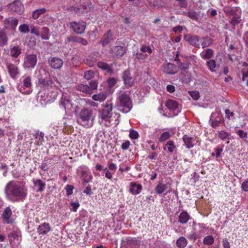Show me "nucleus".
<instances>
[{"instance_id":"aec40b11","label":"nucleus","mask_w":248,"mask_h":248,"mask_svg":"<svg viewBox=\"0 0 248 248\" xmlns=\"http://www.w3.org/2000/svg\"><path fill=\"white\" fill-rule=\"evenodd\" d=\"M190 219V216L186 211H182L178 217V222L181 224H186Z\"/></svg>"},{"instance_id":"1a4fd4ad","label":"nucleus","mask_w":248,"mask_h":248,"mask_svg":"<svg viewBox=\"0 0 248 248\" xmlns=\"http://www.w3.org/2000/svg\"><path fill=\"white\" fill-rule=\"evenodd\" d=\"M184 39L191 45L197 48L200 47L201 39L198 36L187 34L184 36Z\"/></svg>"},{"instance_id":"e433bc0d","label":"nucleus","mask_w":248,"mask_h":248,"mask_svg":"<svg viewBox=\"0 0 248 248\" xmlns=\"http://www.w3.org/2000/svg\"><path fill=\"white\" fill-rule=\"evenodd\" d=\"M126 242L128 244L133 246L139 247L140 245V242L136 238L128 237L126 238Z\"/></svg>"},{"instance_id":"f3484780","label":"nucleus","mask_w":248,"mask_h":248,"mask_svg":"<svg viewBox=\"0 0 248 248\" xmlns=\"http://www.w3.org/2000/svg\"><path fill=\"white\" fill-rule=\"evenodd\" d=\"M68 42L73 43H78L83 46H86L88 44V41L84 38L76 36H70L67 38Z\"/></svg>"},{"instance_id":"5fc2aeb1","label":"nucleus","mask_w":248,"mask_h":248,"mask_svg":"<svg viewBox=\"0 0 248 248\" xmlns=\"http://www.w3.org/2000/svg\"><path fill=\"white\" fill-rule=\"evenodd\" d=\"M179 62L178 63V65L180 68L182 70H186L189 67V64L188 62H181L179 60H178Z\"/></svg>"},{"instance_id":"052dcab7","label":"nucleus","mask_w":248,"mask_h":248,"mask_svg":"<svg viewBox=\"0 0 248 248\" xmlns=\"http://www.w3.org/2000/svg\"><path fill=\"white\" fill-rule=\"evenodd\" d=\"M108 84L109 87H112L116 83V79L114 78H109L108 80Z\"/></svg>"},{"instance_id":"20e7f679","label":"nucleus","mask_w":248,"mask_h":248,"mask_svg":"<svg viewBox=\"0 0 248 248\" xmlns=\"http://www.w3.org/2000/svg\"><path fill=\"white\" fill-rule=\"evenodd\" d=\"M119 104L116 106L118 109L124 113L129 112L132 107V101L130 97L125 93H122L118 97Z\"/></svg>"},{"instance_id":"49530a36","label":"nucleus","mask_w":248,"mask_h":248,"mask_svg":"<svg viewBox=\"0 0 248 248\" xmlns=\"http://www.w3.org/2000/svg\"><path fill=\"white\" fill-rule=\"evenodd\" d=\"M61 105L65 108H69L71 107V104L69 101L65 98H62L61 101Z\"/></svg>"},{"instance_id":"8fccbe9b","label":"nucleus","mask_w":248,"mask_h":248,"mask_svg":"<svg viewBox=\"0 0 248 248\" xmlns=\"http://www.w3.org/2000/svg\"><path fill=\"white\" fill-rule=\"evenodd\" d=\"M140 50V51L143 53L147 52L149 54H151L152 53V49L151 47L146 45H142Z\"/></svg>"},{"instance_id":"c9c22d12","label":"nucleus","mask_w":248,"mask_h":248,"mask_svg":"<svg viewBox=\"0 0 248 248\" xmlns=\"http://www.w3.org/2000/svg\"><path fill=\"white\" fill-rule=\"evenodd\" d=\"M230 134L229 133L224 131L221 130L218 132V137L222 140H225L226 139L230 140Z\"/></svg>"},{"instance_id":"7ed1b4c3","label":"nucleus","mask_w":248,"mask_h":248,"mask_svg":"<svg viewBox=\"0 0 248 248\" xmlns=\"http://www.w3.org/2000/svg\"><path fill=\"white\" fill-rule=\"evenodd\" d=\"M93 115L92 110L85 108H82L79 113L78 123L86 128L92 127L94 121Z\"/></svg>"},{"instance_id":"dca6fc26","label":"nucleus","mask_w":248,"mask_h":248,"mask_svg":"<svg viewBox=\"0 0 248 248\" xmlns=\"http://www.w3.org/2000/svg\"><path fill=\"white\" fill-rule=\"evenodd\" d=\"M206 65L211 72H216V69L219 67V64L214 59L207 60Z\"/></svg>"},{"instance_id":"3c124183","label":"nucleus","mask_w":248,"mask_h":248,"mask_svg":"<svg viewBox=\"0 0 248 248\" xmlns=\"http://www.w3.org/2000/svg\"><path fill=\"white\" fill-rule=\"evenodd\" d=\"M84 77L87 80H90L94 77V72L92 70L87 71L85 72Z\"/></svg>"},{"instance_id":"39448f33","label":"nucleus","mask_w":248,"mask_h":248,"mask_svg":"<svg viewBox=\"0 0 248 248\" xmlns=\"http://www.w3.org/2000/svg\"><path fill=\"white\" fill-rule=\"evenodd\" d=\"M70 25L73 31L79 34L84 33L86 26L85 22L83 21H73L70 23Z\"/></svg>"},{"instance_id":"f03ea898","label":"nucleus","mask_w":248,"mask_h":248,"mask_svg":"<svg viewBox=\"0 0 248 248\" xmlns=\"http://www.w3.org/2000/svg\"><path fill=\"white\" fill-rule=\"evenodd\" d=\"M103 106L104 108L99 111V117L105 122V125L107 126H116L119 123L120 115L118 113H114L112 115V104L107 102Z\"/></svg>"},{"instance_id":"e2e57ef3","label":"nucleus","mask_w":248,"mask_h":248,"mask_svg":"<svg viewBox=\"0 0 248 248\" xmlns=\"http://www.w3.org/2000/svg\"><path fill=\"white\" fill-rule=\"evenodd\" d=\"M70 205L72 207L71 210L74 212H76L77 209L79 206V204L78 202H71Z\"/></svg>"},{"instance_id":"c85d7f7f","label":"nucleus","mask_w":248,"mask_h":248,"mask_svg":"<svg viewBox=\"0 0 248 248\" xmlns=\"http://www.w3.org/2000/svg\"><path fill=\"white\" fill-rule=\"evenodd\" d=\"M187 244V241L185 237H180L176 241V246L179 248H184Z\"/></svg>"},{"instance_id":"680f3d73","label":"nucleus","mask_w":248,"mask_h":248,"mask_svg":"<svg viewBox=\"0 0 248 248\" xmlns=\"http://www.w3.org/2000/svg\"><path fill=\"white\" fill-rule=\"evenodd\" d=\"M95 62H96V61L92 58L91 59L88 58L86 60V63L90 67L93 66Z\"/></svg>"},{"instance_id":"a18cd8bd","label":"nucleus","mask_w":248,"mask_h":248,"mask_svg":"<svg viewBox=\"0 0 248 248\" xmlns=\"http://www.w3.org/2000/svg\"><path fill=\"white\" fill-rule=\"evenodd\" d=\"M170 137V134L168 132H163L159 138V140L160 142H163L168 140Z\"/></svg>"},{"instance_id":"b1692460","label":"nucleus","mask_w":248,"mask_h":248,"mask_svg":"<svg viewBox=\"0 0 248 248\" xmlns=\"http://www.w3.org/2000/svg\"><path fill=\"white\" fill-rule=\"evenodd\" d=\"M176 149V146L172 140L168 141L164 146L163 149L164 150H167L170 153H172Z\"/></svg>"},{"instance_id":"4c0bfd02","label":"nucleus","mask_w":248,"mask_h":248,"mask_svg":"<svg viewBox=\"0 0 248 248\" xmlns=\"http://www.w3.org/2000/svg\"><path fill=\"white\" fill-rule=\"evenodd\" d=\"M92 98L94 101L103 102L106 99V96L105 94L99 93L93 95L92 96Z\"/></svg>"},{"instance_id":"cd10ccee","label":"nucleus","mask_w":248,"mask_h":248,"mask_svg":"<svg viewBox=\"0 0 248 248\" xmlns=\"http://www.w3.org/2000/svg\"><path fill=\"white\" fill-rule=\"evenodd\" d=\"M33 182L34 186L38 188V191L42 192L44 191L46 186V184L45 183L43 182V181L40 179L33 180Z\"/></svg>"},{"instance_id":"774afa93","label":"nucleus","mask_w":248,"mask_h":248,"mask_svg":"<svg viewBox=\"0 0 248 248\" xmlns=\"http://www.w3.org/2000/svg\"><path fill=\"white\" fill-rule=\"evenodd\" d=\"M31 33L34 34L38 36L40 35V32L38 29L34 27L31 30Z\"/></svg>"},{"instance_id":"ea45409f","label":"nucleus","mask_w":248,"mask_h":248,"mask_svg":"<svg viewBox=\"0 0 248 248\" xmlns=\"http://www.w3.org/2000/svg\"><path fill=\"white\" fill-rule=\"evenodd\" d=\"M51 81L47 79L40 78L39 80L38 84L41 87H47L51 84Z\"/></svg>"},{"instance_id":"a878e982","label":"nucleus","mask_w":248,"mask_h":248,"mask_svg":"<svg viewBox=\"0 0 248 248\" xmlns=\"http://www.w3.org/2000/svg\"><path fill=\"white\" fill-rule=\"evenodd\" d=\"M21 48L19 46H14L10 51V55L14 58H17L21 53Z\"/></svg>"},{"instance_id":"864d4df0","label":"nucleus","mask_w":248,"mask_h":248,"mask_svg":"<svg viewBox=\"0 0 248 248\" xmlns=\"http://www.w3.org/2000/svg\"><path fill=\"white\" fill-rule=\"evenodd\" d=\"M148 55L146 53H144L143 52H138L135 55L136 58L140 60H144L146 59Z\"/></svg>"},{"instance_id":"ddd939ff","label":"nucleus","mask_w":248,"mask_h":248,"mask_svg":"<svg viewBox=\"0 0 248 248\" xmlns=\"http://www.w3.org/2000/svg\"><path fill=\"white\" fill-rule=\"evenodd\" d=\"M50 230L51 227L49 224L46 222L40 224L37 228L38 233L42 235L47 234Z\"/></svg>"},{"instance_id":"4be33fe9","label":"nucleus","mask_w":248,"mask_h":248,"mask_svg":"<svg viewBox=\"0 0 248 248\" xmlns=\"http://www.w3.org/2000/svg\"><path fill=\"white\" fill-rule=\"evenodd\" d=\"M183 140L185 145L187 147V148L190 149L193 147V142L195 141V140L193 138L189 137L187 135H184L183 138Z\"/></svg>"},{"instance_id":"6e6552de","label":"nucleus","mask_w":248,"mask_h":248,"mask_svg":"<svg viewBox=\"0 0 248 248\" xmlns=\"http://www.w3.org/2000/svg\"><path fill=\"white\" fill-rule=\"evenodd\" d=\"M37 63V56L34 54L28 55L25 59L24 66L25 68H33Z\"/></svg>"},{"instance_id":"f8f14e48","label":"nucleus","mask_w":248,"mask_h":248,"mask_svg":"<svg viewBox=\"0 0 248 248\" xmlns=\"http://www.w3.org/2000/svg\"><path fill=\"white\" fill-rule=\"evenodd\" d=\"M163 72L167 74H174L178 71L177 67L171 63H167L162 66Z\"/></svg>"},{"instance_id":"13d9d810","label":"nucleus","mask_w":248,"mask_h":248,"mask_svg":"<svg viewBox=\"0 0 248 248\" xmlns=\"http://www.w3.org/2000/svg\"><path fill=\"white\" fill-rule=\"evenodd\" d=\"M129 137L132 139H137L139 137V134L136 131L131 130L129 132Z\"/></svg>"},{"instance_id":"2eb2a0df","label":"nucleus","mask_w":248,"mask_h":248,"mask_svg":"<svg viewBox=\"0 0 248 248\" xmlns=\"http://www.w3.org/2000/svg\"><path fill=\"white\" fill-rule=\"evenodd\" d=\"M63 61L59 58L53 57L49 61L50 66L54 69H60L63 65Z\"/></svg>"},{"instance_id":"de8ad7c7","label":"nucleus","mask_w":248,"mask_h":248,"mask_svg":"<svg viewBox=\"0 0 248 248\" xmlns=\"http://www.w3.org/2000/svg\"><path fill=\"white\" fill-rule=\"evenodd\" d=\"M238 11V9H237L236 8H228L225 9V13L231 16H234L236 14H237V12Z\"/></svg>"},{"instance_id":"a211bd4d","label":"nucleus","mask_w":248,"mask_h":248,"mask_svg":"<svg viewBox=\"0 0 248 248\" xmlns=\"http://www.w3.org/2000/svg\"><path fill=\"white\" fill-rule=\"evenodd\" d=\"M112 40V33L110 30H108L104 34L100 43L103 46H105L109 44Z\"/></svg>"},{"instance_id":"09e8293b","label":"nucleus","mask_w":248,"mask_h":248,"mask_svg":"<svg viewBox=\"0 0 248 248\" xmlns=\"http://www.w3.org/2000/svg\"><path fill=\"white\" fill-rule=\"evenodd\" d=\"M97 64L98 67L102 69L106 70L107 71L109 70V65L105 62H97Z\"/></svg>"},{"instance_id":"9d476101","label":"nucleus","mask_w":248,"mask_h":248,"mask_svg":"<svg viewBox=\"0 0 248 248\" xmlns=\"http://www.w3.org/2000/svg\"><path fill=\"white\" fill-rule=\"evenodd\" d=\"M126 52L125 48L123 46H116L111 49V53L115 57L123 56Z\"/></svg>"},{"instance_id":"5701e85b","label":"nucleus","mask_w":248,"mask_h":248,"mask_svg":"<svg viewBox=\"0 0 248 248\" xmlns=\"http://www.w3.org/2000/svg\"><path fill=\"white\" fill-rule=\"evenodd\" d=\"M68 10L72 13L78 15L87 12V11H85V9L83 8V6H80V7L71 6L68 8Z\"/></svg>"},{"instance_id":"412c9836","label":"nucleus","mask_w":248,"mask_h":248,"mask_svg":"<svg viewBox=\"0 0 248 248\" xmlns=\"http://www.w3.org/2000/svg\"><path fill=\"white\" fill-rule=\"evenodd\" d=\"M214 54V50L211 48H208L205 49L204 51L202 52L200 54L201 57L203 60H210Z\"/></svg>"},{"instance_id":"79ce46f5","label":"nucleus","mask_w":248,"mask_h":248,"mask_svg":"<svg viewBox=\"0 0 248 248\" xmlns=\"http://www.w3.org/2000/svg\"><path fill=\"white\" fill-rule=\"evenodd\" d=\"M19 31L21 33H28L30 31L29 26L27 24H22L19 26Z\"/></svg>"},{"instance_id":"2f4dec72","label":"nucleus","mask_w":248,"mask_h":248,"mask_svg":"<svg viewBox=\"0 0 248 248\" xmlns=\"http://www.w3.org/2000/svg\"><path fill=\"white\" fill-rule=\"evenodd\" d=\"M178 104L173 100H169L166 103L167 107L170 110H175L178 108Z\"/></svg>"},{"instance_id":"58836bf2","label":"nucleus","mask_w":248,"mask_h":248,"mask_svg":"<svg viewBox=\"0 0 248 248\" xmlns=\"http://www.w3.org/2000/svg\"><path fill=\"white\" fill-rule=\"evenodd\" d=\"M214 242V238L212 235H207L205 236L203 240V243L206 245H211Z\"/></svg>"},{"instance_id":"f257e3e1","label":"nucleus","mask_w":248,"mask_h":248,"mask_svg":"<svg viewBox=\"0 0 248 248\" xmlns=\"http://www.w3.org/2000/svg\"><path fill=\"white\" fill-rule=\"evenodd\" d=\"M27 188L23 185L14 181L9 182L6 186L5 192L7 196L14 198V201H23L27 196Z\"/></svg>"},{"instance_id":"4d7b16f0","label":"nucleus","mask_w":248,"mask_h":248,"mask_svg":"<svg viewBox=\"0 0 248 248\" xmlns=\"http://www.w3.org/2000/svg\"><path fill=\"white\" fill-rule=\"evenodd\" d=\"M236 133L241 139H246L248 137V133L244 132V131L241 129L238 130Z\"/></svg>"},{"instance_id":"0eeeda50","label":"nucleus","mask_w":248,"mask_h":248,"mask_svg":"<svg viewBox=\"0 0 248 248\" xmlns=\"http://www.w3.org/2000/svg\"><path fill=\"white\" fill-rule=\"evenodd\" d=\"M9 8L11 12L16 13L19 15H21L24 12L23 5L19 0L15 1L11 3Z\"/></svg>"},{"instance_id":"0e129e2a","label":"nucleus","mask_w":248,"mask_h":248,"mask_svg":"<svg viewBox=\"0 0 248 248\" xmlns=\"http://www.w3.org/2000/svg\"><path fill=\"white\" fill-rule=\"evenodd\" d=\"M242 188L245 191H248V180L245 181L242 184Z\"/></svg>"},{"instance_id":"69168bd1","label":"nucleus","mask_w":248,"mask_h":248,"mask_svg":"<svg viewBox=\"0 0 248 248\" xmlns=\"http://www.w3.org/2000/svg\"><path fill=\"white\" fill-rule=\"evenodd\" d=\"M222 243L224 248H230V243L227 238L223 239Z\"/></svg>"},{"instance_id":"37998d69","label":"nucleus","mask_w":248,"mask_h":248,"mask_svg":"<svg viewBox=\"0 0 248 248\" xmlns=\"http://www.w3.org/2000/svg\"><path fill=\"white\" fill-rule=\"evenodd\" d=\"M240 16L237 14H236L235 15L233 16L232 18L231 19V23L235 26L236 25L238 24L241 22Z\"/></svg>"},{"instance_id":"f704fd0d","label":"nucleus","mask_w":248,"mask_h":248,"mask_svg":"<svg viewBox=\"0 0 248 248\" xmlns=\"http://www.w3.org/2000/svg\"><path fill=\"white\" fill-rule=\"evenodd\" d=\"M46 12V10L45 8H41L37 9L34 11L32 14V17L33 19H37L41 15L45 13Z\"/></svg>"},{"instance_id":"6ab92c4d","label":"nucleus","mask_w":248,"mask_h":248,"mask_svg":"<svg viewBox=\"0 0 248 248\" xmlns=\"http://www.w3.org/2000/svg\"><path fill=\"white\" fill-rule=\"evenodd\" d=\"M142 189V186L140 184L131 182L129 189L130 192L133 195H137L140 193Z\"/></svg>"},{"instance_id":"393cba45","label":"nucleus","mask_w":248,"mask_h":248,"mask_svg":"<svg viewBox=\"0 0 248 248\" xmlns=\"http://www.w3.org/2000/svg\"><path fill=\"white\" fill-rule=\"evenodd\" d=\"M12 215V211L10 207H7L5 209L2 214V218L7 223H9V219Z\"/></svg>"},{"instance_id":"603ef678","label":"nucleus","mask_w":248,"mask_h":248,"mask_svg":"<svg viewBox=\"0 0 248 248\" xmlns=\"http://www.w3.org/2000/svg\"><path fill=\"white\" fill-rule=\"evenodd\" d=\"M189 93L191 97L195 100H197L200 97V93L197 91L189 92Z\"/></svg>"},{"instance_id":"6e6d98bb","label":"nucleus","mask_w":248,"mask_h":248,"mask_svg":"<svg viewBox=\"0 0 248 248\" xmlns=\"http://www.w3.org/2000/svg\"><path fill=\"white\" fill-rule=\"evenodd\" d=\"M98 86V83L96 80H92L90 82L89 88H90L91 91L92 92L93 90H96Z\"/></svg>"},{"instance_id":"7c9ffc66","label":"nucleus","mask_w":248,"mask_h":248,"mask_svg":"<svg viewBox=\"0 0 248 248\" xmlns=\"http://www.w3.org/2000/svg\"><path fill=\"white\" fill-rule=\"evenodd\" d=\"M77 89L84 93L87 94H92L93 92L91 91L89 86L87 85L79 84L77 86Z\"/></svg>"},{"instance_id":"a19ab883","label":"nucleus","mask_w":248,"mask_h":248,"mask_svg":"<svg viewBox=\"0 0 248 248\" xmlns=\"http://www.w3.org/2000/svg\"><path fill=\"white\" fill-rule=\"evenodd\" d=\"M185 14L194 20L197 21L198 19V15L193 10L189 11L186 14Z\"/></svg>"},{"instance_id":"bb28decb","label":"nucleus","mask_w":248,"mask_h":248,"mask_svg":"<svg viewBox=\"0 0 248 248\" xmlns=\"http://www.w3.org/2000/svg\"><path fill=\"white\" fill-rule=\"evenodd\" d=\"M212 43V40L208 37H202L201 38L200 44H201L202 48H203L210 46Z\"/></svg>"},{"instance_id":"4468645a","label":"nucleus","mask_w":248,"mask_h":248,"mask_svg":"<svg viewBox=\"0 0 248 248\" xmlns=\"http://www.w3.org/2000/svg\"><path fill=\"white\" fill-rule=\"evenodd\" d=\"M123 79L124 83L128 86H131L134 83V79L130 75L129 71L125 70L123 74Z\"/></svg>"},{"instance_id":"9b49d317","label":"nucleus","mask_w":248,"mask_h":248,"mask_svg":"<svg viewBox=\"0 0 248 248\" xmlns=\"http://www.w3.org/2000/svg\"><path fill=\"white\" fill-rule=\"evenodd\" d=\"M6 66L10 76L13 79L16 78L19 74L18 67L12 63H8Z\"/></svg>"},{"instance_id":"bf43d9fd","label":"nucleus","mask_w":248,"mask_h":248,"mask_svg":"<svg viewBox=\"0 0 248 248\" xmlns=\"http://www.w3.org/2000/svg\"><path fill=\"white\" fill-rule=\"evenodd\" d=\"M74 186L72 185H67L65 187V190L66 191V195L69 196L73 193V190Z\"/></svg>"},{"instance_id":"c03bdc74","label":"nucleus","mask_w":248,"mask_h":248,"mask_svg":"<svg viewBox=\"0 0 248 248\" xmlns=\"http://www.w3.org/2000/svg\"><path fill=\"white\" fill-rule=\"evenodd\" d=\"M35 139V142L38 145L42 144L44 140V134L42 133H37Z\"/></svg>"},{"instance_id":"72a5a7b5","label":"nucleus","mask_w":248,"mask_h":248,"mask_svg":"<svg viewBox=\"0 0 248 248\" xmlns=\"http://www.w3.org/2000/svg\"><path fill=\"white\" fill-rule=\"evenodd\" d=\"M24 87L25 88H30L31 85V78L29 76H24L22 78Z\"/></svg>"},{"instance_id":"c756f323","label":"nucleus","mask_w":248,"mask_h":248,"mask_svg":"<svg viewBox=\"0 0 248 248\" xmlns=\"http://www.w3.org/2000/svg\"><path fill=\"white\" fill-rule=\"evenodd\" d=\"M167 188V185L162 183H159L155 188V191L156 193L161 194L163 193Z\"/></svg>"},{"instance_id":"473e14b6","label":"nucleus","mask_w":248,"mask_h":248,"mask_svg":"<svg viewBox=\"0 0 248 248\" xmlns=\"http://www.w3.org/2000/svg\"><path fill=\"white\" fill-rule=\"evenodd\" d=\"M8 39L7 36L3 31H0V46H3L7 44Z\"/></svg>"},{"instance_id":"338daca9","label":"nucleus","mask_w":248,"mask_h":248,"mask_svg":"<svg viewBox=\"0 0 248 248\" xmlns=\"http://www.w3.org/2000/svg\"><path fill=\"white\" fill-rule=\"evenodd\" d=\"M130 145V143L129 141H126L125 142H124L122 145V148L123 150H127L129 146Z\"/></svg>"},{"instance_id":"423d86ee","label":"nucleus","mask_w":248,"mask_h":248,"mask_svg":"<svg viewBox=\"0 0 248 248\" xmlns=\"http://www.w3.org/2000/svg\"><path fill=\"white\" fill-rule=\"evenodd\" d=\"M18 19L14 17H9L3 20V23L5 29L11 28L15 30L18 24Z\"/></svg>"}]
</instances>
